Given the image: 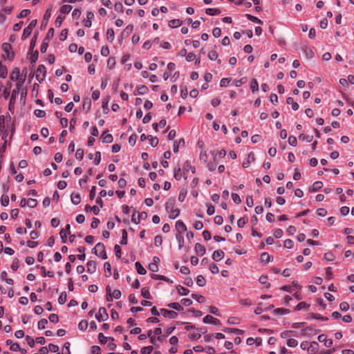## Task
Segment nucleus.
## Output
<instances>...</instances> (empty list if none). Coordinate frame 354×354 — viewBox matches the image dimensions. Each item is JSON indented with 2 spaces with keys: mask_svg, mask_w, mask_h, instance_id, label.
Instances as JSON below:
<instances>
[{
  "mask_svg": "<svg viewBox=\"0 0 354 354\" xmlns=\"http://www.w3.org/2000/svg\"><path fill=\"white\" fill-rule=\"evenodd\" d=\"M19 77L20 69L19 68H15L10 76V78L12 81H17L15 85V88L12 90V95L10 98L9 110L10 111H12L14 109V104L15 103L17 97L19 96L20 100H22V92H20L22 84L21 80H19Z\"/></svg>",
  "mask_w": 354,
  "mask_h": 354,
  "instance_id": "1",
  "label": "nucleus"
},
{
  "mask_svg": "<svg viewBox=\"0 0 354 354\" xmlns=\"http://www.w3.org/2000/svg\"><path fill=\"white\" fill-rule=\"evenodd\" d=\"M165 209L169 214V217L171 219H174L180 214V210L175 207V200L169 199L165 204Z\"/></svg>",
  "mask_w": 354,
  "mask_h": 354,
  "instance_id": "2",
  "label": "nucleus"
},
{
  "mask_svg": "<svg viewBox=\"0 0 354 354\" xmlns=\"http://www.w3.org/2000/svg\"><path fill=\"white\" fill-rule=\"evenodd\" d=\"M1 48H2V50H3V54H2L3 58L5 59H8V60L12 59V58L14 57V53L12 50V47H11L10 44L6 43V42L3 43L2 44Z\"/></svg>",
  "mask_w": 354,
  "mask_h": 354,
  "instance_id": "3",
  "label": "nucleus"
},
{
  "mask_svg": "<svg viewBox=\"0 0 354 354\" xmlns=\"http://www.w3.org/2000/svg\"><path fill=\"white\" fill-rule=\"evenodd\" d=\"M94 253L103 259H107L106 253L105 251V247L103 243H98L95 245L93 248Z\"/></svg>",
  "mask_w": 354,
  "mask_h": 354,
  "instance_id": "4",
  "label": "nucleus"
},
{
  "mask_svg": "<svg viewBox=\"0 0 354 354\" xmlns=\"http://www.w3.org/2000/svg\"><path fill=\"white\" fill-rule=\"evenodd\" d=\"M7 130H6L5 118L3 115L0 117V135L1 136L2 140H4V145L7 142Z\"/></svg>",
  "mask_w": 354,
  "mask_h": 354,
  "instance_id": "5",
  "label": "nucleus"
},
{
  "mask_svg": "<svg viewBox=\"0 0 354 354\" xmlns=\"http://www.w3.org/2000/svg\"><path fill=\"white\" fill-rule=\"evenodd\" d=\"M108 317V313L104 307L100 308L98 313L95 315V317L99 322L106 320Z\"/></svg>",
  "mask_w": 354,
  "mask_h": 354,
  "instance_id": "6",
  "label": "nucleus"
},
{
  "mask_svg": "<svg viewBox=\"0 0 354 354\" xmlns=\"http://www.w3.org/2000/svg\"><path fill=\"white\" fill-rule=\"evenodd\" d=\"M46 69L44 65H39L36 71V78L38 81H42L46 76Z\"/></svg>",
  "mask_w": 354,
  "mask_h": 354,
  "instance_id": "7",
  "label": "nucleus"
},
{
  "mask_svg": "<svg viewBox=\"0 0 354 354\" xmlns=\"http://www.w3.org/2000/svg\"><path fill=\"white\" fill-rule=\"evenodd\" d=\"M317 339L320 342H324V346L327 348H330L333 345V340L331 339H327V337L324 334L319 335Z\"/></svg>",
  "mask_w": 354,
  "mask_h": 354,
  "instance_id": "8",
  "label": "nucleus"
},
{
  "mask_svg": "<svg viewBox=\"0 0 354 354\" xmlns=\"http://www.w3.org/2000/svg\"><path fill=\"white\" fill-rule=\"evenodd\" d=\"M160 311L162 315L165 317H168L169 319H176L178 317V313L174 310H169L165 308H162Z\"/></svg>",
  "mask_w": 354,
  "mask_h": 354,
  "instance_id": "9",
  "label": "nucleus"
},
{
  "mask_svg": "<svg viewBox=\"0 0 354 354\" xmlns=\"http://www.w3.org/2000/svg\"><path fill=\"white\" fill-rule=\"evenodd\" d=\"M36 24H37V20L36 19L32 20L30 22L28 27H26L25 29H24V36L28 37V35H30V33L32 32L33 28L35 27Z\"/></svg>",
  "mask_w": 354,
  "mask_h": 354,
  "instance_id": "10",
  "label": "nucleus"
},
{
  "mask_svg": "<svg viewBox=\"0 0 354 354\" xmlns=\"http://www.w3.org/2000/svg\"><path fill=\"white\" fill-rule=\"evenodd\" d=\"M203 322L205 324H214V325H217V324H220V321L212 317V315H206L203 319Z\"/></svg>",
  "mask_w": 354,
  "mask_h": 354,
  "instance_id": "11",
  "label": "nucleus"
},
{
  "mask_svg": "<svg viewBox=\"0 0 354 354\" xmlns=\"http://www.w3.org/2000/svg\"><path fill=\"white\" fill-rule=\"evenodd\" d=\"M175 227L179 234L184 233L187 230L185 224L181 220L176 221Z\"/></svg>",
  "mask_w": 354,
  "mask_h": 354,
  "instance_id": "12",
  "label": "nucleus"
},
{
  "mask_svg": "<svg viewBox=\"0 0 354 354\" xmlns=\"http://www.w3.org/2000/svg\"><path fill=\"white\" fill-rule=\"evenodd\" d=\"M70 234V225L68 224L66 225V226L65 227V228L62 229L61 231H60V236L62 239V242L63 243H65L66 242V236L68 234Z\"/></svg>",
  "mask_w": 354,
  "mask_h": 354,
  "instance_id": "13",
  "label": "nucleus"
},
{
  "mask_svg": "<svg viewBox=\"0 0 354 354\" xmlns=\"http://www.w3.org/2000/svg\"><path fill=\"white\" fill-rule=\"evenodd\" d=\"M194 250L196 253L199 256L204 255L206 252L205 247L200 243L195 244Z\"/></svg>",
  "mask_w": 354,
  "mask_h": 354,
  "instance_id": "14",
  "label": "nucleus"
},
{
  "mask_svg": "<svg viewBox=\"0 0 354 354\" xmlns=\"http://www.w3.org/2000/svg\"><path fill=\"white\" fill-rule=\"evenodd\" d=\"M6 344L10 346V349L12 351H18L20 350L19 344L13 342L11 339H8L6 341Z\"/></svg>",
  "mask_w": 354,
  "mask_h": 354,
  "instance_id": "15",
  "label": "nucleus"
},
{
  "mask_svg": "<svg viewBox=\"0 0 354 354\" xmlns=\"http://www.w3.org/2000/svg\"><path fill=\"white\" fill-rule=\"evenodd\" d=\"M224 252L221 250H216L214 252L213 254H212V259L214 260V261H220L221 260L223 257H224Z\"/></svg>",
  "mask_w": 354,
  "mask_h": 354,
  "instance_id": "16",
  "label": "nucleus"
},
{
  "mask_svg": "<svg viewBox=\"0 0 354 354\" xmlns=\"http://www.w3.org/2000/svg\"><path fill=\"white\" fill-rule=\"evenodd\" d=\"M185 146V140L181 138L178 142L175 141L174 142V148L173 151L174 153H177L180 147H183Z\"/></svg>",
  "mask_w": 354,
  "mask_h": 354,
  "instance_id": "17",
  "label": "nucleus"
},
{
  "mask_svg": "<svg viewBox=\"0 0 354 354\" xmlns=\"http://www.w3.org/2000/svg\"><path fill=\"white\" fill-rule=\"evenodd\" d=\"M101 138L103 142L105 143H111L113 142V136L111 134L106 133V132H103L101 135Z\"/></svg>",
  "mask_w": 354,
  "mask_h": 354,
  "instance_id": "18",
  "label": "nucleus"
},
{
  "mask_svg": "<svg viewBox=\"0 0 354 354\" xmlns=\"http://www.w3.org/2000/svg\"><path fill=\"white\" fill-rule=\"evenodd\" d=\"M96 271V263L93 261H89L87 263V272L93 274Z\"/></svg>",
  "mask_w": 354,
  "mask_h": 354,
  "instance_id": "19",
  "label": "nucleus"
},
{
  "mask_svg": "<svg viewBox=\"0 0 354 354\" xmlns=\"http://www.w3.org/2000/svg\"><path fill=\"white\" fill-rule=\"evenodd\" d=\"M208 58L212 61H217L218 64L221 63V60L218 59V54L215 50H211L208 53Z\"/></svg>",
  "mask_w": 354,
  "mask_h": 354,
  "instance_id": "20",
  "label": "nucleus"
},
{
  "mask_svg": "<svg viewBox=\"0 0 354 354\" xmlns=\"http://www.w3.org/2000/svg\"><path fill=\"white\" fill-rule=\"evenodd\" d=\"M71 202L74 205H78L81 202L80 195L77 193H73L71 196Z\"/></svg>",
  "mask_w": 354,
  "mask_h": 354,
  "instance_id": "21",
  "label": "nucleus"
},
{
  "mask_svg": "<svg viewBox=\"0 0 354 354\" xmlns=\"http://www.w3.org/2000/svg\"><path fill=\"white\" fill-rule=\"evenodd\" d=\"M182 21L180 19H171L169 21L168 25L170 28H177L181 26Z\"/></svg>",
  "mask_w": 354,
  "mask_h": 354,
  "instance_id": "22",
  "label": "nucleus"
},
{
  "mask_svg": "<svg viewBox=\"0 0 354 354\" xmlns=\"http://www.w3.org/2000/svg\"><path fill=\"white\" fill-rule=\"evenodd\" d=\"M286 102L288 104H290L292 106V109L294 111H297L299 109V104L294 101V99L291 97H289L286 100Z\"/></svg>",
  "mask_w": 354,
  "mask_h": 354,
  "instance_id": "23",
  "label": "nucleus"
},
{
  "mask_svg": "<svg viewBox=\"0 0 354 354\" xmlns=\"http://www.w3.org/2000/svg\"><path fill=\"white\" fill-rule=\"evenodd\" d=\"M135 266H136V268L137 270V272L140 274H145L147 271L145 270V268L141 265V263L139 262V261H137L136 263H135Z\"/></svg>",
  "mask_w": 354,
  "mask_h": 354,
  "instance_id": "24",
  "label": "nucleus"
},
{
  "mask_svg": "<svg viewBox=\"0 0 354 354\" xmlns=\"http://www.w3.org/2000/svg\"><path fill=\"white\" fill-rule=\"evenodd\" d=\"M115 39L114 30L112 28H109L106 31V39L109 42L113 41Z\"/></svg>",
  "mask_w": 354,
  "mask_h": 354,
  "instance_id": "25",
  "label": "nucleus"
},
{
  "mask_svg": "<svg viewBox=\"0 0 354 354\" xmlns=\"http://www.w3.org/2000/svg\"><path fill=\"white\" fill-rule=\"evenodd\" d=\"M201 337V335L200 332L198 331H193L190 333L188 335V337L192 340H197L200 339Z\"/></svg>",
  "mask_w": 354,
  "mask_h": 354,
  "instance_id": "26",
  "label": "nucleus"
},
{
  "mask_svg": "<svg viewBox=\"0 0 354 354\" xmlns=\"http://www.w3.org/2000/svg\"><path fill=\"white\" fill-rule=\"evenodd\" d=\"M86 212L93 211L95 215H97L100 212V208L97 206L91 207L89 205H86L85 207Z\"/></svg>",
  "mask_w": 354,
  "mask_h": 354,
  "instance_id": "27",
  "label": "nucleus"
},
{
  "mask_svg": "<svg viewBox=\"0 0 354 354\" xmlns=\"http://www.w3.org/2000/svg\"><path fill=\"white\" fill-rule=\"evenodd\" d=\"M141 295L144 298H146L148 299H151V296L150 295L149 290L148 288H142L141 289Z\"/></svg>",
  "mask_w": 354,
  "mask_h": 354,
  "instance_id": "28",
  "label": "nucleus"
},
{
  "mask_svg": "<svg viewBox=\"0 0 354 354\" xmlns=\"http://www.w3.org/2000/svg\"><path fill=\"white\" fill-rule=\"evenodd\" d=\"M206 13L208 15L213 16L219 15L221 13V11L217 8H207L206 9Z\"/></svg>",
  "mask_w": 354,
  "mask_h": 354,
  "instance_id": "29",
  "label": "nucleus"
},
{
  "mask_svg": "<svg viewBox=\"0 0 354 354\" xmlns=\"http://www.w3.org/2000/svg\"><path fill=\"white\" fill-rule=\"evenodd\" d=\"M250 89L253 93L259 91V84L255 79L250 82Z\"/></svg>",
  "mask_w": 354,
  "mask_h": 354,
  "instance_id": "30",
  "label": "nucleus"
},
{
  "mask_svg": "<svg viewBox=\"0 0 354 354\" xmlns=\"http://www.w3.org/2000/svg\"><path fill=\"white\" fill-rule=\"evenodd\" d=\"M313 136L312 135H304L300 134L299 136V139L306 141L307 142H310L313 140Z\"/></svg>",
  "mask_w": 354,
  "mask_h": 354,
  "instance_id": "31",
  "label": "nucleus"
},
{
  "mask_svg": "<svg viewBox=\"0 0 354 354\" xmlns=\"http://www.w3.org/2000/svg\"><path fill=\"white\" fill-rule=\"evenodd\" d=\"M261 261L265 263H269L271 261V257L267 252H263L261 255Z\"/></svg>",
  "mask_w": 354,
  "mask_h": 354,
  "instance_id": "32",
  "label": "nucleus"
},
{
  "mask_svg": "<svg viewBox=\"0 0 354 354\" xmlns=\"http://www.w3.org/2000/svg\"><path fill=\"white\" fill-rule=\"evenodd\" d=\"M192 297L199 303H203L205 301V297L201 295L192 294Z\"/></svg>",
  "mask_w": 354,
  "mask_h": 354,
  "instance_id": "33",
  "label": "nucleus"
},
{
  "mask_svg": "<svg viewBox=\"0 0 354 354\" xmlns=\"http://www.w3.org/2000/svg\"><path fill=\"white\" fill-rule=\"evenodd\" d=\"M289 313H290V310L286 309V308H276L274 310V313L276 315H286V314H288Z\"/></svg>",
  "mask_w": 354,
  "mask_h": 354,
  "instance_id": "34",
  "label": "nucleus"
},
{
  "mask_svg": "<svg viewBox=\"0 0 354 354\" xmlns=\"http://www.w3.org/2000/svg\"><path fill=\"white\" fill-rule=\"evenodd\" d=\"M309 307V304H306L305 301H301L297 305L295 310H300L304 308H308Z\"/></svg>",
  "mask_w": 354,
  "mask_h": 354,
  "instance_id": "35",
  "label": "nucleus"
},
{
  "mask_svg": "<svg viewBox=\"0 0 354 354\" xmlns=\"http://www.w3.org/2000/svg\"><path fill=\"white\" fill-rule=\"evenodd\" d=\"M196 283L199 286L203 287L205 285L206 280L202 275H198L196 278Z\"/></svg>",
  "mask_w": 354,
  "mask_h": 354,
  "instance_id": "36",
  "label": "nucleus"
},
{
  "mask_svg": "<svg viewBox=\"0 0 354 354\" xmlns=\"http://www.w3.org/2000/svg\"><path fill=\"white\" fill-rule=\"evenodd\" d=\"M268 277L266 275H262L259 278V282L261 284L266 285V288H268L270 286V284L268 282Z\"/></svg>",
  "mask_w": 354,
  "mask_h": 354,
  "instance_id": "37",
  "label": "nucleus"
},
{
  "mask_svg": "<svg viewBox=\"0 0 354 354\" xmlns=\"http://www.w3.org/2000/svg\"><path fill=\"white\" fill-rule=\"evenodd\" d=\"M286 344L289 347L294 348L297 346L298 342L295 339L290 338L287 340Z\"/></svg>",
  "mask_w": 354,
  "mask_h": 354,
  "instance_id": "38",
  "label": "nucleus"
},
{
  "mask_svg": "<svg viewBox=\"0 0 354 354\" xmlns=\"http://www.w3.org/2000/svg\"><path fill=\"white\" fill-rule=\"evenodd\" d=\"M177 290H178V293L181 295H187L189 292V290L188 289H187L181 286H178L177 287Z\"/></svg>",
  "mask_w": 354,
  "mask_h": 354,
  "instance_id": "39",
  "label": "nucleus"
},
{
  "mask_svg": "<svg viewBox=\"0 0 354 354\" xmlns=\"http://www.w3.org/2000/svg\"><path fill=\"white\" fill-rule=\"evenodd\" d=\"M246 17L248 18V19H249L250 21H252V22H254V23H258V24H262V21L260 20L259 19H258L257 17L252 15H250V14H246Z\"/></svg>",
  "mask_w": 354,
  "mask_h": 354,
  "instance_id": "40",
  "label": "nucleus"
},
{
  "mask_svg": "<svg viewBox=\"0 0 354 354\" xmlns=\"http://www.w3.org/2000/svg\"><path fill=\"white\" fill-rule=\"evenodd\" d=\"M120 244H122V245L127 244V232L126 230H122V240L120 241Z\"/></svg>",
  "mask_w": 354,
  "mask_h": 354,
  "instance_id": "41",
  "label": "nucleus"
},
{
  "mask_svg": "<svg viewBox=\"0 0 354 354\" xmlns=\"http://www.w3.org/2000/svg\"><path fill=\"white\" fill-rule=\"evenodd\" d=\"M70 346H71L70 342H66L62 347V354H71Z\"/></svg>",
  "mask_w": 354,
  "mask_h": 354,
  "instance_id": "42",
  "label": "nucleus"
},
{
  "mask_svg": "<svg viewBox=\"0 0 354 354\" xmlns=\"http://www.w3.org/2000/svg\"><path fill=\"white\" fill-rule=\"evenodd\" d=\"M182 176H183V174L181 172L180 167H178V168H176L174 169V178L176 180H179L181 179Z\"/></svg>",
  "mask_w": 354,
  "mask_h": 354,
  "instance_id": "43",
  "label": "nucleus"
},
{
  "mask_svg": "<svg viewBox=\"0 0 354 354\" xmlns=\"http://www.w3.org/2000/svg\"><path fill=\"white\" fill-rule=\"evenodd\" d=\"M72 9L70 5H64L60 8V12L63 14H68Z\"/></svg>",
  "mask_w": 354,
  "mask_h": 354,
  "instance_id": "44",
  "label": "nucleus"
},
{
  "mask_svg": "<svg viewBox=\"0 0 354 354\" xmlns=\"http://www.w3.org/2000/svg\"><path fill=\"white\" fill-rule=\"evenodd\" d=\"M168 307L175 309L176 310L180 311L183 310L182 306L177 302L170 303L168 305Z\"/></svg>",
  "mask_w": 354,
  "mask_h": 354,
  "instance_id": "45",
  "label": "nucleus"
},
{
  "mask_svg": "<svg viewBox=\"0 0 354 354\" xmlns=\"http://www.w3.org/2000/svg\"><path fill=\"white\" fill-rule=\"evenodd\" d=\"M48 350L49 351H51L53 353H56V354H60L59 353V346L57 345L50 344L48 345Z\"/></svg>",
  "mask_w": 354,
  "mask_h": 354,
  "instance_id": "46",
  "label": "nucleus"
},
{
  "mask_svg": "<svg viewBox=\"0 0 354 354\" xmlns=\"http://www.w3.org/2000/svg\"><path fill=\"white\" fill-rule=\"evenodd\" d=\"M323 186V183L321 181H316L313 183L312 189L314 192H317Z\"/></svg>",
  "mask_w": 354,
  "mask_h": 354,
  "instance_id": "47",
  "label": "nucleus"
},
{
  "mask_svg": "<svg viewBox=\"0 0 354 354\" xmlns=\"http://www.w3.org/2000/svg\"><path fill=\"white\" fill-rule=\"evenodd\" d=\"M66 293L65 292H63L60 294L59 298H58V302L59 304H64L66 301Z\"/></svg>",
  "mask_w": 354,
  "mask_h": 354,
  "instance_id": "48",
  "label": "nucleus"
},
{
  "mask_svg": "<svg viewBox=\"0 0 354 354\" xmlns=\"http://www.w3.org/2000/svg\"><path fill=\"white\" fill-rule=\"evenodd\" d=\"M88 327V322L86 320H82L78 324V328L80 330H85Z\"/></svg>",
  "mask_w": 354,
  "mask_h": 354,
  "instance_id": "49",
  "label": "nucleus"
},
{
  "mask_svg": "<svg viewBox=\"0 0 354 354\" xmlns=\"http://www.w3.org/2000/svg\"><path fill=\"white\" fill-rule=\"evenodd\" d=\"M149 140V143L151 147H155L158 144V139L156 137H152L151 136H149V138L148 139Z\"/></svg>",
  "mask_w": 354,
  "mask_h": 354,
  "instance_id": "50",
  "label": "nucleus"
},
{
  "mask_svg": "<svg viewBox=\"0 0 354 354\" xmlns=\"http://www.w3.org/2000/svg\"><path fill=\"white\" fill-rule=\"evenodd\" d=\"M8 73L7 68L0 63V77L4 78L6 77Z\"/></svg>",
  "mask_w": 354,
  "mask_h": 354,
  "instance_id": "51",
  "label": "nucleus"
},
{
  "mask_svg": "<svg viewBox=\"0 0 354 354\" xmlns=\"http://www.w3.org/2000/svg\"><path fill=\"white\" fill-rule=\"evenodd\" d=\"M153 351V346H145V347H143L142 348L141 351H140V353L142 354H149L152 352Z\"/></svg>",
  "mask_w": 354,
  "mask_h": 354,
  "instance_id": "52",
  "label": "nucleus"
},
{
  "mask_svg": "<svg viewBox=\"0 0 354 354\" xmlns=\"http://www.w3.org/2000/svg\"><path fill=\"white\" fill-rule=\"evenodd\" d=\"M209 270L214 274H218L219 272L218 267L216 264H214V263H211L209 265Z\"/></svg>",
  "mask_w": 354,
  "mask_h": 354,
  "instance_id": "53",
  "label": "nucleus"
},
{
  "mask_svg": "<svg viewBox=\"0 0 354 354\" xmlns=\"http://www.w3.org/2000/svg\"><path fill=\"white\" fill-rule=\"evenodd\" d=\"M288 144L292 147H295L297 144V138L293 136H290L288 137Z\"/></svg>",
  "mask_w": 354,
  "mask_h": 354,
  "instance_id": "54",
  "label": "nucleus"
},
{
  "mask_svg": "<svg viewBox=\"0 0 354 354\" xmlns=\"http://www.w3.org/2000/svg\"><path fill=\"white\" fill-rule=\"evenodd\" d=\"M26 204L30 207H35L37 205V201L33 198H28L27 200Z\"/></svg>",
  "mask_w": 354,
  "mask_h": 354,
  "instance_id": "55",
  "label": "nucleus"
},
{
  "mask_svg": "<svg viewBox=\"0 0 354 354\" xmlns=\"http://www.w3.org/2000/svg\"><path fill=\"white\" fill-rule=\"evenodd\" d=\"M20 266L19 260L17 259H15L13 260L12 263L11 265V269L14 271H16Z\"/></svg>",
  "mask_w": 354,
  "mask_h": 354,
  "instance_id": "56",
  "label": "nucleus"
},
{
  "mask_svg": "<svg viewBox=\"0 0 354 354\" xmlns=\"http://www.w3.org/2000/svg\"><path fill=\"white\" fill-rule=\"evenodd\" d=\"M9 203V198L7 195H2L1 198V204L2 206H7Z\"/></svg>",
  "mask_w": 354,
  "mask_h": 354,
  "instance_id": "57",
  "label": "nucleus"
},
{
  "mask_svg": "<svg viewBox=\"0 0 354 354\" xmlns=\"http://www.w3.org/2000/svg\"><path fill=\"white\" fill-rule=\"evenodd\" d=\"M114 9L116 12H123L124 11V8H123V5L122 3L120 2H118L116 3H115L114 5Z\"/></svg>",
  "mask_w": 354,
  "mask_h": 354,
  "instance_id": "58",
  "label": "nucleus"
},
{
  "mask_svg": "<svg viewBox=\"0 0 354 354\" xmlns=\"http://www.w3.org/2000/svg\"><path fill=\"white\" fill-rule=\"evenodd\" d=\"M48 324V321L46 319H42L38 322L37 326L39 329H44L46 328V324Z\"/></svg>",
  "mask_w": 354,
  "mask_h": 354,
  "instance_id": "59",
  "label": "nucleus"
},
{
  "mask_svg": "<svg viewBox=\"0 0 354 354\" xmlns=\"http://www.w3.org/2000/svg\"><path fill=\"white\" fill-rule=\"evenodd\" d=\"M84 157V151L82 149H78L75 153V158L77 160H82Z\"/></svg>",
  "mask_w": 354,
  "mask_h": 354,
  "instance_id": "60",
  "label": "nucleus"
},
{
  "mask_svg": "<svg viewBox=\"0 0 354 354\" xmlns=\"http://www.w3.org/2000/svg\"><path fill=\"white\" fill-rule=\"evenodd\" d=\"M138 94L143 95L148 92V88L145 85H141L138 86Z\"/></svg>",
  "mask_w": 354,
  "mask_h": 354,
  "instance_id": "61",
  "label": "nucleus"
},
{
  "mask_svg": "<svg viewBox=\"0 0 354 354\" xmlns=\"http://www.w3.org/2000/svg\"><path fill=\"white\" fill-rule=\"evenodd\" d=\"M339 308L342 311H347L349 309V305L346 301H342L339 304Z\"/></svg>",
  "mask_w": 354,
  "mask_h": 354,
  "instance_id": "62",
  "label": "nucleus"
},
{
  "mask_svg": "<svg viewBox=\"0 0 354 354\" xmlns=\"http://www.w3.org/2000/svg\"><path fill=\"white\" fill-rule=\"evenodd\" d=\"M212 35L216 38L219 37L221 35V29L220 28H214L212 30Z\"/></svg>",
  "mask_w": 354,
  "mask_h": 354,
  "instance_id": "63",
  "label": "nucleus"
},
{
  "mask_svg": "<svg viewBox=\"0 0 354 354\" xmlns=\"http://www.w3.org/2000/svg\"><path fill=\"white\" fill-rule=\"evenodd\" d=\"M91 352V354H101V348L98 346H93Z\"/></svg>",
  "mask_w": 354,
  "mask_h": 354,
  "instance_id": "64",
  "label": "nucleus"
}]
</instances>
